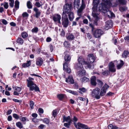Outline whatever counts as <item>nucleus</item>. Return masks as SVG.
Listing matches in <instances>:
<instances>
[{"label": "nucleus", "instance_id": "obj_58", "mask_svg": "<svg viewBox=\"0 0 129 129\" xmlns=\"http://www.w3.org/2000/svg\"><path fill=\"white\" fill-rule=\"evenodd\" d=\"M69 43L67 41L65 42L64 43V46L66 47L69 46Z\"/></svg>", "mask_w": 129, "mask_h": 129}, {"label": "nucleus", "instance_id": "obj_21", "mask_svg": "<svg viewBox=\"0 0 129 129\" xmlns=\"http://www.w3.org/2000/svg\"><path fill=\"white\" fill-rule=\"evenodd\" d=\"M80 5V0H74V6L76 7L77 9H79Z\"/></svg>", "mask_w": 129, "mask_h": 129}, {"label": "nucleus", "instance_id": "obj_25", "mask_svg": "<svg viewBox=\"0 0 129 129\" xmlns=\"http://www.w3.org/2000/svg\"><path fill=\"white\" fill-rule=\"evenodd\" d=\"M31 64V61L30 60L28 61L26 63H23L22 66L24 68H25L29 67Z\"/></svg>", "mask_w": 129, "mask_h": 129}, {"label": "nucleus", "instance_id": "obj_20", "mask_svg": "<svg viewBox=\"0 0 129 129\" xmlns=\"http://www.w3.org/2000/svg\"><path fill=\"white\" fill-rule=\"evenodd\" d=\"M66 82H67L71 84H73L74 83V81L72 76H69L68 79L66 78Z\"/></svg>", "mask_w": 129, "mask_h": 129}, {"label": "nucleus", "instance_id": "obj_33", "mask_svg": "<svg viewBox=\"0 0 129 129\" xmlns=\"http://www.w3.org/2000/svg\"><path fill=\"white\" fill-rule=\"evenodd\" d=\"M27 6L28 9H30L32 8V6L31 3L30 1L27 2Z\"/></svg>", "mask_w": 129, "mask_h": 129}, {"label": "nucleus", "instance_id": "obj_64", "mask_svg": "<svg viewBox=\"0 0 129 129\" xmlns=\"http://www.w3.org/2000/svg\"><path fill=\"white\" fill-rule=\"evenodd\" d=\"M110 16L109 18H112L114 17H115V15L113 13H112L111 12V14L110 15Z\"/></svg>", "mask_w": 129, "mask_h": 129}, {"label": "nucleus", "instance_id": "obj_38", "mask_svg": "<svg viewBox=\"0 0 129 129\" xmlns=\"http://www.w3.org/2000/svg\"><path fill=\"white\" fill-rule=\"evenodd\" d=\"M128 54L129 53L127 51H124L123 54H122L123 57L124 58H126Z\"/></svg>", "mask_w": 129, "mask_h": 129}, {"label": "nucleus", "instance_id": "obj_16", "mask_svg": "<svg viewBox=\"0 0 129 129\" xmlns=\"http://www.w3.org/2000/svg\"><path fill=\"white\" fill-rule=\"evenodd\" d=\"M109 67L110 71L112 72H115L116 71L114 63L112 62H111L109 63Z\"/></svg>", "mask_w": 129, "mask_h": 129}, {"label": "nucleus", "instance_id": "obj_51", "mask_svg": "<svg viewBox=\"0 0 129 129\" xmlns=\"http://www.w3.org/2000/svg\"><path fill=\"white\" fill-rule=\"evenodd\" d=\"M13 117L15 118V119H18L19 118V116L16 114H14L13 115Z\"/></svg>", "mask_w": 129, "mask_h": 129}, {"label": "nucleus", "instance_id": "obj_24", "mask_svg": "<svg viewBox=\"0 0 129 129\" xmlns=\"http://www.w3.org/2000/svg\"><path fill=\"white\" fill-rule=\"evenodd\" d=\"M68 52L66 51L65 52L66 55L64 56V59L66 61H69L71 59V57L69 54H68L67 53Z\"/></svg>", "mask_w": 129, "mask_h": 129}, {"label": "nucleus", "instance_id": "obj_56", "mask_svg": "<svg viewBox=\"0 0 129 129\" xmlns=\"http://www.w3.org/2000/svg\"><path fill=\"white\" fill-rule=\"evenodd\" d=\"M32 120L33 122L35 123L38 122L39 121V120L36 118H33L32 119Z\"/></svg>", "mask_w": 129, "mask_h": 129}, {"label": "nucleus", "instance_id": "obj_9", "mask_svg": "<svg viewBox=\"0 0 129 129\" xmlns=\"http://www.w3.org/2000/svg\"><path fill=\"white\" fill-rule=\"evenodd\" d=\"M27 86L29 88V90L30 91H33L34 90L35 91H40L39 88L34 83L31 84H30V83H29L28 84H27Z\"/></svg>", "mask_w": 129, "mask_h": 129}, {"label": "nucleus", "instance_id": "obj_47", "mask_svg": "<svg viewBox=\"0 0 129 129\" xmlns=\"http://www.w3.org/2000/svg\"><path fill=\"white\" fill-rule=\"evenodd\" d=\"M57 111L56 110H54L52 113V115L54 117H55V116L57 115Z\"/></svg>", "mask_w": 129, "mask_h": 129}, {"label": "nucleus", "instance_id": "obj_50", "mask_svg": "<svg viewBox=\"0 0 129 129\" xmlns=\"http://www.w3.org/2000/svg\"><path fill=\"white\" fill-rule=\"evenodd\" d=\"M78 119L75 116H74L72 121H73L74 122V123H75V122H77L78 121Z\"/></svg>", "mask_w": 129, "mask_h": 129}, {"label": "nucleus", "instance_id": "obj_31", "mask_svg": "<svg viewBox=\"0 0 129 129\" xmlns=\"http://www.w3.org/2000/svg\"><path fill=\"white\" fill-rule=\"evenodd\" d=\"M65 95L64 94H59L57 95L58 98L60 100H62L65 97Z\"/></svg>", "mask_w": 129, "mask_h": 129}, {"label": "nucleus", "instance_id": "obj_17", "mask_svg": "<svg viewBox=\"0 0 129 129\" xmlns=\"http://www.w3.org/2000/svg\"><path fill=\"white\" fill-rule=\"evenodd\" d=\"M79 70H80L77 73V75L78 77H81L85 75V71L83 70V68L80 69Z\"/></svg>", "mask_w": 129, "mask_h": 129}, {"label": "nucleus", "instance_id": "obj_54", "mask_svg": "<svg viewBox=\"0 0 129 129\" xmlns=\"http://www.w3.org/2000/svg\"><path fill=\"white\" fill-rule=\"evenodd\" d=\"M22 16L23 17H27L28 16V14H27L26 12H24L23 13Z\"/></svg>", "mask_w": 129, "mask_h": 129}, {"label": "nucleus", "instance_id": "obj_6", "mask_svg": "<svg viewBox=\"0 0 129 129\" xmlns=\"http://www.w3.org/2000/svg\"><path fill=\"white\" fill-rule=\"evenodd\" d=\"M103 33V31L101 29H97L93 31L92 34L95 38H98L101 37Z\"/></svg>", "mask_w": 129, "mask_h": 129}, {"label": "nucleus", "instance_id": "obj_3", "mask_svg": "<svg viewBox=\"0 0 129 129\" xmlns=\"http://www.w3.org/2000/svg\"><path fill=\"white\" fill-rule=\"evenodd\" d=\"M111 5L108 6L107 4L103 5V3H101L99 5L98 8V11L99 12H102L104 13H106V14L108 17H110V16L111 13V12L108 10V8Z\"/></svg>", "mask_w": 129, "mask_h": 129}, {"label": "nucleus", "instance_id": "obj_39", "mask_svg": "<svg viewBox=\"0 0 129 129\" xmlns=\"http://www.w3.org/2000/svg\"><path fill=\"white\" fill-rule=\"evenodd\" d=\"M19 2L17 0L15 1V7L16 8H19Z\"/></svg>", "mask_w": 129, "mask_h": 129}, {"label": "nucleus", "instance_id": "obj_34", "mask_svg": "<svg viewBox=\"0 0 129 129\" xmlns=\"http://www.w3.org/2000/svg\"><path fill=\"white\" fill-rule=\"evenodd\" d=\"M13 89L14 90H16L18 92H19L21 90V88L20 87L17 86H15L13 87Z\"/></svg>", "mask_w": 129, "mask_h": 129}, {"label": "nucleus", "instance_id": "obj_11", "mask_svg": "<svg viewBox=\"0 0 129 129\" xmlns=\"http://www.w3.org/2000/svg\"><path fill=\"white\" fill-rule=\"evenodd\" d=\"M100 89L98 88H96L92 91V94L93 96L97 99H99L100 96L99 95Z\"/></svg>", "mask_w": 129, "mask_h": 129}, {"label": "nucleus", "instance_id": "obj_19", "mask_svg": "<svg viewBox=\"0 0 129 129\" xmlns=\"http://www.w3.org/2000/svg\"><path fill=\"white\" fill-rule=\"evenodd\" d=\"M63 122L66 121L68 122L71 123L72 121V120L71 119L70 117L69 116L66 117L65 116H63Z\"/></svg>", "mask_w": 129, "mask_h": 129}, {"label": "nucleus", "instance_id": "obj_23", "mask_svg": "<svg viewBox=\"0 0 129 129\" xmlns=\"http://www.w3.org/2000/svg\"><path fill=\"white\" fill-rule=\"evenodd\" d=\"M96 78L95 76H93L91 77V83L92 85L95 86L96 85Z\"/></svg>", "mask_w": 129, "mask_h": 129}, {"label": "nucleus", "instance_id": "obj_44", "mask_svg": "<svg viewBox=\"0 0 129 129\" xmlns=\"http://www.w3.org/2000/svg\"><path fill=\"white\" fill-rule=\"evenodd\" d=\"M79 89L80 91L79 92L81 93H82L81 91H82L83 92H85L86 91V89L84 88H80Z\"/></svg>", "mask_w": 129, "mask_h": 129}, {"label": "nucleus", "instance_id": "obj_13", "mask_svg": "<svg viewBox=\"0 0 129 129\" xmlns=\"http://www.w3.org/2000/svg\"><path fill=\"white\" fill-rule=\"evenodd\" d=\"M89 57L87 59V62L88 64H93L92 63L95 61V57L92 54H89L88 55ZM94 66V65H93Z\"/></svg>", "mask_w": 129, "mask_h": 129}, {"label": "nucleus", "instance_id": "obj_4", "mask_svg": "<svg viewBox=\"0 0 129 129\" xmlns=\"http://www.w3.org/2000/svg\"><path fill=\"white\" fill-rule=\"evenodd\" d=\"M72 9L71 4H66L64 6L63 9V12L62 14L67 15L70 12Z\"/></svg>", "mask_w": 129, "mask_h": 129}, {"label": "nucleus", "instance_id": "obj_27", "mask_svg": "<svg viewBox=\"0 0 129 129\" xmlns=\"http://www.w3.org/2000/svg\"><path fill=\"white\" fill-rule=\"evenodd\" d=\"M120 63L118 64L117 66V69H120L123 66L124 63L123 61L122 60H120Z\"/></svg>", "mask_w": 129, "mask_h": 129}, {"label": "nucleus", "instance_id": "obj_52", "mask_svg": "<svg viewBox=\"0 0 129 129\" xmlns=\"http://www.w3.org/2000/svg\"><path fill=\"white\" fill-rule=\"evenodd\" d=\"M68 64L65 62L63 64V69L64 70L68 67Z\"/></svg>", "mask_w": 129, "mask_h": 129}, {"label": "nucleus", "instance_id": "obj_62", "mask_svg": "<svg viewBox=\"0 0 129 129\" xmlns=\"http://www.w3.org/2000/svg\"><path fill=\"white\" fill-rule=\"evenodd\" d=\"M2 22L5 25H6L7 24V21L5 19H3Z\"/></svg>", "mask_w": 129, "mask_h": 129}, {"label": "nucleus", "instance_id": "obj_43", "mask_svg": "<svg viewBox=\"0 0 129 129\" xmlns=\"http://www.w3.org/2000/svg\"><path fill=\"white\" fill-rule=\"evenodd\" d=\"M43 121L46 124H48L49 122V120L47 118H45L43 120Z\"/></svg>", "mask_w": 129, "mask_h": 129}, {"label": "nucleus", "instance_id": "obj_18", "mask_svg": "<svg viewBox=\"0 0 129 129\" xmlns=\"http://www.w3.org/2000/svg\"><path fill=\"white\" fill-rule=\"evenodd\" d=\"M33 10L35 12V14L34 16L37 18H38L40 15L41 12L39 11L38 9L36 7H35L33 9Z\"/></svg>", "mask_w": 129, "mask_h": 129}, {"label": "nucleus", "instance_id": "obj_14", "mask_svg": "<svg viewBox=\"0 0 129 129\" xmlns=\"http://www.w3.org/2000/svg\"><path fill=\"white\" fill-rule=\"evenodd\" d=\"M109 87V86L106 84H105L101 90L100 95L101 96H103L105 94L106 90Z\"/></svg>", "mask_w": 129, "mask_h": 129}, {"label": "nucleus", "instance_id": "obj_63", "mask_svg": "<svg viewBox=\"0 0 129 129\" xmlns=\"http://www.w3.org/2000/svg\"><path fill=\"white\" fill-rule=\"evenodd\" d=\"M22 121H25L26 120V118L25 117H23L20 119Z\"/></svg>", "mask_w": 129, "mask_h": 129}, {"label": "nucleus", "instance_id": "obj_36", "mask_svg": "<svg viewBox=\"0 0 129 129\" xmlns=\"http://www.w3.org/2000/svg\"><path fill=\"white\" fill-rule=\"evenodd\" d=\"M74 36L72 34H70L67 37V39L69 40H72L74 39Z\"/></svg>", "mask_w": 129, "mask_h": 129}, {"label": "nucleus", "instance_id": "obj_46", "mask_svg": "<svg viewBox=\"0 0 129 129\" xmlns=\"http://www.w3.org/2000/svg\"><path fill=\"white\" fill-rule=\"evenodd\" d=\"M97 81L98 82V84L99 85V86L101 87L103 84V83L99 79L97 80Z\"/></svg>", "mask_w": 129, "mask_h": 129}, {"label": "nucleus", "instance_id": "obj_35", "mask_svg": "<svg viewBox=\"0 0 129 129\" xmlns=\"http://www.w3.org/2000/svg\"><path fill=\"white\" fill-rule=\"evenodd\" d=\"M16 126L20 128H21L23 127L22 124L20 122H18L16 123Z\"/></svg>", "mask_w": 129, "mask_h": 129}, {"label": "nucleus", "instance_id": "obj_59", "mask_svg": "<svg viewBox=\"0 0 129 129\" xmlns=\"http://www.w3.org/2000/svg\"><path fill=\"white\" fill-rule=\"evenodd\" d=\"M124 39L126 41L128 42H129V36L125 37L124 38Z\"/></svg>", "mask_w": 129, "mask_h": 129}, {"label": "nucleus", "instance_id": "obj_22", "mask_svg": "<svg viewBox=\"0 0 129 129\" xmlns=\"http://www.w3.org/2000/svg\"><path fill=\"white\" fill-rule=\"evenodd\" d=\"M43 59L41 58H39L36 60V64L39 66H41L43 63Z\"/></svg>", "mask_w": 129, "mask_h": 129}, {"label": "nucleus", "instance_id": "obj_5", "mask_svg": "<svg viewBox=\"0 0 129 129\" xmlns=\"http://www.w3.org/2000/svg\"><path fill=\"white\" fill-rule=\"evenodd\" d=\"M62 23L63 27H67L69 25V21L67 15H62Z\"/></svg>", "mask_w": 129, "mask_h": 129}, {"label": "nucleus", "instance_id": "obj_61", "mask_svg": "<svg viewBox=\"0 0 129 129\" xmlns=\"http://www.w3.org/2000/svg\"><path fill=\"white\" fill-rule=\"evenodd\" d=\"M51 39L50 37H47L46 39V41L47 42H49L51 41Z\"/></svg>", "mask_w": 129, "mask_h": 129}, {"label": "nucleus", "instance_id": "obj_48", "mask_svg": "<svg viewBox=\"0 0 129 129\" xmlns=\"http://www.w3.org/2000/svg\"><path fill=\"white\" fill-rule=\"evenodd\" d=\"M38 31V28L37 27H35L34 28H33L32 30V32L33 33H37Z\"/></svg>", "mask_w": 129, "mask_h": 129}, {"label": "nucleus", "instance_id": "obj_55", "mask_svg": "<svg viewBox=\"0 0 129 129\" xmlns=\"http://www.w3.org/2000/svg\"><path fill=\"white\" fill-rule=\"evenodd\" d=\"M89 26L90 27L92 28L91 31L92 32V33L93 31H94L93 30L94 29V26L92 24H89Z\"/></svg>", "mask_w": 129, "mask_h": 129}, {"label": "nucleus", "instance_id": "obj_10", "mask_svg": "<svg viewBox=\"0 0 129 129\" xmlns=\"http://www.w3.org/2000/svg\"><path fill=\"white\" fill-rule=\"evenodd\" d=\"M85 0H82V4L80 8L78 9L77 11L78 15L81 17V13L82 12L83 9L85 7Z\"/></svg>", "mask_w": 129, "mask_h": 129}, {"label": "nucleus", "instance_id": "obj_42", "mask_svg": "<svg viewBox=\"0 0 129 129\" xmlns=\"http://www.w3.org/2000/svg\"><path fill=\"white\" fill-rule=\"evenodd\" d=\"M28 34L25 32H23L22 33L21 36L23 38H25L28 36Z\"/></svg>", "mask_w": 129, "mask_h": 129}, {"label": "nucleus", "instance_id": "obj_7", "mask_svg": "<svg viewBox=\"0 0 129 129\" xmlns=\"http://www.w3.org/2000/svg\"><path fill=\"white\" fill-rule=\"evenodd\" d=\"M113 0H102V2L101 3H103V5L107 4L108 6L111 5H112V2ZM118 1L119 3L122 5L125 4L123 0H117Z\"/></svg>", "mask_w": 129, "mask_h": 129}, {"label": "nucleus", "instance_id": "obj_60", "mask_svg": "<svg viewBox=\"0 0 129 129\" xmlns=\"http://www.w3.org/2000/svg\"><path fill=\"white\" fill-rule=\"evenodd\" d=\"M87 36L89 39H91V38L92 36L90 33H87Z\"/></svg>", "mask_w": 129, "mask_h": 129}, {"label": "nucleus", "instance_id": "obj_15", "mask_svg": "<svg viewBox=\"0 0 129 129\" xmlns=\"http://www.w3.org/2000/svg\"><path fill=\"white\" fill-rule=\"evenodd\" d=\"M113 25V22L111 20H108L106 22L105 29L107 30L111 28Z\"/></svg>", "mask_w": 129, "mask_h": 129}, {"label": "nucleus", "instance_id": "obj_37", "mask_svg": "<svg viewBox=\"0 0 129 129\" xmlns=\"http://www.w3.org/2000/svg\"><path fill=\"white\" fill-rule=\"evenodd\" d=\"M127 9V8L125 6H121L119 8V10L121 12L124 11Z\"/></svg>", "mask_w": 129, "mask_h": 129}, {"label": "nucleus", "instance_id": "obj_28", "mask_svg": "<svg viewBox=\"0 0 129 129\" xmlns=\"http://www.w3.org/2000/svg\"><path fill=\"white\" fill-rule=\"evenodd\" d=\"M80 80L82 82H86L89 81V79L88 78L84 77L80 79Z\"/></svg>", "mask_w": 129, "mask_h": 129}, {"label": "nucleus", "instance_id": "obj_30", "mask_svg": "<svg viewBox=\"0 0 129 129\" xmlns=\"http://www.w3.org/2000/svg\"><path fill=\"white\" fill-rule=\"evenodd\" d=\"M34 80V79L33 78L30 77H29L28 79H27L26 80L27 82V84H28L29 83H30V84H33L34 83L32 81V80Z\"/></svg>", "mask_w": 129, "mask_h": 129}, {"label": "nucleus", "instance_id": "obj_57", "mask_svg": "<svg viewBox=\"0 0 129 129\" xmlns=\"http://www.w3.org/2000/svg\"><path fill=\"white\" fill-rule=\"evenodd\" d=\"M66 68V69H65V70L68 73H70L71 71L70 69L69 68Z\"/></svg>", "mask_w": 129, "mask_h": 129}, {"label": "nucleus", "instance_id": "obj_53", "mask_svg": "<svg viewBox=\"0 0 129 129\" xmlns=\"http://www.w3.org/2000/svg\"><path fill=\"white\" fill-rule=\"evenodd\" d=\"M35 5L38 7H40L41 6L39 2H37L35 4Z\"/></svg>", "mask_w": 129, "mask_h": 129}, {"label": "nucleus", "instance_id": "obj_2", "mask_svg": "<svg viewBox=\"0 0 129 129\" xmlns=\"http://www.w3.org/2000/svg\"><path fill=\"white\" fill-rule=\"evenodd\" d=\"M98 0H94L93 3L94 4V7L92 8L93 11L92 13V14L93 17L95 18V20L93 22L94 24L96 25H98L97 21L99 19V15L96 12L98 11V8H97V5L98 3Z\"/></svg>", "mask_w": 129, "mask_h": 129}, {"label": "nucleus", "instance_id": "obj_29", "mask_svg": "<svg viewBox=\"0 0 129 129\" xmlns=\"http://www.w3.org/2000/svg\"><path fill=\"white\" fill-rule=\"evenodd\" d=\"M108 129H118V127L115 125H113L112 124H110L108 126Z\"/></svg>", "mask_w": 129, "mask_h": 129}, {"label": "nucleus", "instance_id": "obj_26", "mask_svg": "<svg viewBox=\"0 0 129 129\" xmlns=\"http://www.w3.org/2000/svg\"><path fill=\"white\" fill-rule=\"evenodd\" d=\"M68 14V15L69 20L71 21L73 20L74 18V15L73 13L71 12Z\"/></svg>", "mask_w": 129, "mask_h": 129}, {"label": "nucleus", "instance_id": "obj_1", "mask_svg": "<svg viewBox=\"0 0 129 129\" xmlns=\"http://www.w3.org/2000/svg\"><path fill=\"white\" fill-rule=\"evenodd\" d=\"M78 63L76 66V69L79 70L80 69L83 68V64L84 65L86 68L92 69L94 68V65L93 64H88L87 62L84 60V58L82 56H80L78 59Z\"/></svg>", "mask_w": 129, "mask_h": 129}, {"label": "nucleus", "instance_id": "obj_8", "mask_svg": "<svg viewBox=\"0 0 129 129\" xmlns=\"http://www.w3.org/2000/svg\"><path fill=\"white\" fill-rule=\"evenodd\" d=\"M74 124L75 127L78 129H90L87 125L80 122L78 123L77 124L74 123Z\"/></svg>", "mask_w": 129, "mask_h": 129}, {"label": "nucleus", "instance_id": "obj_12", "mask_svg": "<svg viewBox=\"0 0 129 129\" xmlns=\"http://www.w3.org/2000/svg\"><path fill=\"white\" fill-rule=\"evenodd\" d=\"M53 19L55 22L61 24V17L60 15L58 14H55L53 16Z\"/></svg>", "mask_w": 129, "mask_h": 129}, {"label": "nucleus", "instance_id": "obj_41", "mask_svg": "<svg viewBox=\"0 0 129 129\" xmlns=\"http://www.w3.org/2000/svg\"><path fill=\"white\" fill-rule=\"evenodd\" d=\"M9 1L10 2L9 3V5L10 7L13 8L14 6V1L13 0H9Z\"/></svg>", "mask_w": 129, "mask_h": 129}, {"label": "nucleus", "instance_id": "obj_45", "mask_svg": "<svg viewBox=\"0 0 129 129\" xmlns=\"http://www.w3.org/2000/svg\"><path fill=\"white\" fill-rule=\"evenodd\" d=\"M71 123L68 122L64 123V125L67 128H69L70 126L71 125Z\"/></svg>", "mask_w": 129, "mask_h": 129}, {"label": "nucleus", "instance_id": "obj_49", "mask_svg": "<svg viewBox=\"0 0 129 129\" xmlns=\"http://www.w3.org/2000/svg\"><path fill=\"white\" fill-rule=\"evenodd\" d=\"M4 8L6 9H7L8 8L9 6L8 5V3L5 2L4 3Z\"/></svg>", "mask_w": 129, "mask_h": 129}, {"label": "nucleus", "instance_id": "obj_40", "mask_svg": "<svg viewBox=\"0 0 129 129\" xmlns=\"http://www.w3.org/2000/svg\"><path fill=\"white\" fill-rule=\"evenodd\" d=\"M67 91L68 92H70L71 93L74 95H77V93L75 91H72L69 90H67Z\"/></svg>", "mask_w": 129, "mask_h": 129}, {"label": "nucleus", "instance_id": "obj_32", "mask_svg": "<svg viewBox=\"0 0 129 129\" xmlns=\"http://www.w3.org/2000/svg\"><path fill=\"white\" fill-rule=\"evenodd\" d=\"M17 43L22 45L23 43V40L21 38H19L17 39Z\"/></svg>", "mask_w": 129, "mask_h": 129}]
</instances>
